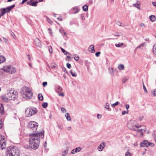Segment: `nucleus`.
Returning <instances> with one entry per match:
<instances>
[{
  "label": "nucleus",
  "mask_w": 156,
  "mask_h": 156,
  "mask_svg": "<svg viewBox=\"0 0 156 156\" xmlns=\"http://www.w3.org/2000/svg\"><path fill=\"white\" fill-rule=\"evenodd\" d=\"M38 99L39 100L42 101L43 99V97L42 95L41 94H38Z\"/></svg>",
  "instance_id": "bb28decb"
},
{
  "label": "nucleus",
  "mask_w": 156,
  "mask_h": 156,
  "mask_svg": "<svg viewBox=\"0 0 156 156\" xmlns=\"http://www.w3.org/2000/svg\"><path fill=\"white\" fill-rule=\"evenodd\" d=\"M15 5L13 4L6 8H1L0 9V11H1V14L2 16H3L6 12H9L15 7Z\"/></svg>",
  "instance_id": "1a4fd4ad"
},
{
  "label": "nucleus",
  "mask_w": 156,
  "mask_h": 156,
  "mask_svg": "<svg viewBox=\"0 0 156 156\" xmlns=\"http://www.w3.org/2000/svg\"><path fill=\"white\" fill-rule=\"evenodd\" d=\"M47 84V82H44L42 83V85L44 87H45Z\"/></svg>",
  "instance_id": "3c124183"
},
{
  "label": "nucleus",
  "mask_w": 156,
  "mask_h": 156,
  "mask_svg": "<svg viewBox=\"0 0 156 156\" xmlns=\"http://www.w3.org/2000/svg\"><path fill=\"white\" fill-rule=\"evenodd\" d=\"M83 9L84 11H87L88 10V7L87 5H85L83 7Z\"/></svg>",
  "instance_id": "7c9ffc66"
},
{
  "label": "nucleus",
  "mask_w": 156,
  "mask_h": 156,
  "mask_svg": "<svg viewBox=\"0 0 156 156\" xmlns=\"http://www.w3.org/2000/svg\"><path fill=\"white\" fill-rule=\"evenodd\" d=\"M125 156H132L131 154L129 151H127L125 154Z\"/></svg>",
  "instance_id": "a19ab883"
},
{
  "label": "nucleus",
  "mask_w": 156,
  "mask_h": 156,
  "mask_svg": "<svg viewBox=\"0 0 156 156\" xmlns=\"http://www.w3.org/2000/svg\"><path fill=\"white\" fill-rule=\"evenodd\" d=\"M38 124L35 121H30L29 122L28 127L31 129L33 132H36V131L38 126ZM33 133H34L33 132Z\"/></svg>",
  "instance_id": "0eeeda50"
},
{
  "label": "nucleus",
  "mask_w": 156,
  "mask_h": 156,
  "mask_svg": "<svg viewBox=\"0 0 156 156\" xmlns=\"http://www.w3.org/2000/svg\"><path fill=\"white\" fill-rule=\"evenodd\" d=\"M119 103V101H116L115 103L112 104V107H115Z\"/></svg>",
  "instance_id": "4c0bfd02"
},
{
  "label": "nucleus",
  "mask_w": 156,
  "mask_h": 156,
  "mask_svg": "<svg viewBox=\"0 0 156 156\" xmlns=\"http://www.w3.org/2000/svg\"><path fill=\"white\" fill-rule=\"evenodd\" d=\"M109 105L108 103H106L105 106V108L106 109H108L109 111H110L111 110V109L109 108Z\"/></svg>",
  "instance_id": "2f4dec72"
},
{
  "label": "nucleus",
  "mask_w": 156,
  "mask_h": 156,
  "mask_svg": "<svg viewBox=\"0 0 156 156\" xmlns=\"http://www.w3.org/2000/svg\"><path fill=\"white\" fill-rule=\"evenodd\" d=\"M152 51L153 53L156 55V44H154L153 46Z\"/></svg>",
  "instance_id": "a878e982"
},
{
  "label": "nucleus",
  "mask_w": 156,
  "mask_h": 156,
  "mask_svg": "<svg viewBox=\"0 0 156 156\" xmlns=\"http://www.w3.org/2000/svg\"><path fill=\"white\" fill-rule=\"evenodd\" d=\"M154 145V144L151 143V142H148V146H150L151 147H153Z\"/></svg>",
  "instance_id": "a18cd8bd"
},
{
  "label": "nucleus",
  "mask_w": 156,
  "mask_h": 156,
  "mask_svg": "<svg viewBox=\"0 0 156 156\" xmlns=\"http://www.w3.org/2000/svg\"><path fill=\"white\" fill-rule=\"evenodd\" d=\"M135 121L134 120H132L130 121L127 124V126L128 128L130 130L133 131H136V129L138 128L141 126H138L136 125L133 124Z\"/></svg>",
  "instance_id": "423d86ee"
},
{
  "label": "nucleus",
  "mask_w": 156,
  "mask_h": 156,
  "mask_svg": "<svg viewBox=\"0 0 156 156\" xmlns=\"http://www.w3.org/2000/svg\"><path fill=\"white\" fill-rule=\"evenodd\" d=\"M74 58L75 60L77 61L79 60V57L78 55H74Z\"/></svg>",
  "instance_id": "c9c22d12"
},
{
  "label": "nucleus",
  "mask_w": 156,
  "mask_h": 156,
  "mask_svg": "<svg viewBox=\"0 0 156 156\" xmlns=\"http://www.w3.org/2000/svg\"><path fill=\"white\" fill-rule=\"evenodd\" d=\"M58 127L60 130H62L63 129V126L62 125H61L60 124H58Z\"/></svg>",
  "instance_id": "37998d69"
},
{
  "label": "nucleus",
  "mask_w": 156,
  "mask_h": 156,
  "mask_svg": "<svg viewBox=\"0 0 156 156\" xmlns=\"http://www.w3.org/2000/svg\"><path fill=\"white\" fill-rule=\"evenodd\" d=\"M123 43H119L117 44H115V46L117 47H119L121 46H122L123 45Z\"/></svg>",
  "instance_id": "58836bf2"
},
{
  "label": "nucleus",
  "mask_w": 156,
  "mask_h": 156,
  "mask_svg": "<svg viewBox=\"0 0 156 156\" xmlns=\"http://www.w3.org/2000/svg\"><path fill=\"white\" fill-rule=\"evenodd\" d=\"M68 148H67L65 151L62 152V156H65L68 153Z\"/></svg>",
  "instance_id": "5701e85b"
},
{
  "label": "nucleus",
  "mask_w": 156,
  "mask_h": 156,
  "mask_svg": "<svg viewBox=\"0 0 156 156\" xmlns=\"http://www.w3.org/2000/svg\"><path fill=\"white\" fill-rule=\"evenodd\" d=\"M149 18L151 21L152 22H154L156 20L155 16L153 15L150 16L149 17Z\"/></svg>",
  "instance_id": "aec40b11"
},
{
  "label": "nucleus",
  "mask_w": 156,
  "mask_h": 156,
  "mask_svg": "<svg viewBox=\"0 0 156 156\" xmlns=\"http://www.w3.org/2000/svg\"><path fill=\"white\" fill-rule=\"evenodd\" d=\"M18 94V92L16 91L12 90H10L7 94V95L10 98V99L13 100L17 98Z\"/></svg>",
  "instance_id": "39448f33"
},
{
  "label": "nucleus",
  "mask_w": 156,
  "mask_h": 156,
  "mask_svg": "<svg viewBox=\"0 0 156 156\" xmlns=\"http://www.w3.org/2000/svg\"><path fill=\"white\" fill-rule=\"evenodd\" d=\"M129 105L128 104H126V108L127 109H128L129 108Z\"/></svg>",
  "instance_id": "e2e57ef3"
},
{
  "label": "nucleus",
  "mask_w": 156,
  "mask_h": 156,
  "mask_svg": "<svg viewBox=\"0 0 156 156\" xmlns=\"http://www.w3.org/2000/svg\"><path fill=\"white\" fill-rule=\"evenodd\" d=\"M148 144V141L147 140L143 141L140 144V146L141 147H147Z\"/></svg>",
  "instance_id": "2eb2a0df"
},
{
  "label": "nucleus",
  "mask_w": 156,
  "mask_h": 156,
  "mask_svg": "<svg viewBox=\"0 0 156 156\" xmlns=\"http://www.w3.org/2000/svg\"><path fill=\"white\" fill-rule=\"evenodd\" d=\"M5 111L4 109L3 105L2 104H0V113L2 114L3 115L4 114Z\"/></svg>",
  "instance_id": "f3484780"
},
{
  "label": "nucleus",
  "mask_w": 156,
  "mask_h": 156,
  "mask_svg": "<svg viewBox=\"0 0 156 156\" xmlns=\"http://www.w3.org/2000/svg\"><path fill=\"white\" fill-rule=\"evenodd\" d=\"M57 66V64L54 63H52L51 64V68L52 69H54L56 68Z\"/></svg>",
  "instance_id": "c85d7f7f"
},
{
  "label": "nucleus",
  "mask_w": 156,
  "mask_h": 156,
  "mask_svg": "<svg viewBox=\"0 0 156 156\" xmlns=\"http://www.w3.org/2000/svg\"><path fill=\"white\" fill-rule=\"evenodd\" d=\"M105 142L101 143L98 147V150L100 151H102L105 146Z\"/></svg>",
  "instance_id": "4468645a"
},
{
  "label": "nucleus",
  "mask_w": 156,
  "mask_h": 156,
  "mask_svg": "<svg viewBox=\"0 0 156 156\" xmlns=\"http://www.w3.org/2000/svg\"><path fill=\"white\" fill-rule=\"evenodd\" d=\"M66 117L68 121H71V119L70 116L69 114L67 113L66 114Z\"/></svg>",
  "instance_id": "cd10ccee"
},
{
  "label": "nucleus",
  "mask_w": 156,
  "mask_h": 156,
  "mask_svg": "<svg viewBox=\"0 0 156 156\" xmlns=\"http://www.w3.org/2000/svg\"><path fill=\"white\" fill-rule=\"evenodd\" d=\"M5 61V58L3 56H0V64L4 62Z\"/></svg>",
  "instance_id": "4be33fe9"
},
{
  "label": "nucleus",
  "mask_w": 156,
  "mask_h": 156,
  "mask_svg": "<svg viewBox=\"0 0 156 156\" xmlns=\"http://www.w3.org/2000/svg\"><path fill=\"white\" fill-rule=\"evenodd\" d=\"M66 66L69 69H71V64L69 63H67L66 64Z\"/></svg>",
  "instance_id": "de8ad7c7"
},
{
  "label": "nucleus",
  "mask_w": 156,
  "mask_h": 156,
  "mask_svg": "<svg viewBox=\"0 0 156 156\" xmlns=\"http://www.w3.org/2000/svg\"><path fill=\"white\" fill-rule=\"evenodd\" d=\"M44 131L42 130L40 132L37 131L36 133H33L29 134L30 137L29 142L30 146L32 149L36 150L38 148L40 141V138L44 137Z\"/></svg>",
  "instance_id": "f257e3e1"
},
{
  "label": "nucleus",
  "mask_w": 156,
  "mask_h": 156,
  "mask_svg": "<svg viewBox=\"0 0 156 156\" xmlns=\"http://www.w3.org/2000/svg\"><path fill=\"white\" fill-rule=\"evenodd\" d=\"M38 2L36 1L35 2H33V1H30L27 2V4L29 5L33 6H36L37 5Z\"/></svg>",
  "instance_id": "ddd939ff"
},
{
  "label": "nucleus",
  "mask_w": 156,
  "mask_h": 156,
  "mask_svg": "<svg viewBox=\"0 0 156 156\" xmlns=\"http://www.w3.org/2000/svg\"><path fill=\"white\" fill-rule=\"evenodd\" d=\"M100 53H101V52L100 51L97 52L95 54V56L96 57H98L100 55Z\"/></svg>",
  "instance_id": "8fccbe9b"
},
{
  "label": "nucleus",
  "mask_w": 156,
  "mask_h": 156,
  "mask_svg": "<svg viewBox=\"0 0 156 156\" xmlns=\"http://www.w3.org/2000/svg\"><path fill=\"white\" fill-rule=\"evenodd\" d=\"M19 152L17 147L10 146L7 148L6 154L7 156H19Z\"/></svg>",
  "instance_id": "f03ea898"
},
{
  "label": "nucleus",
  "mask_w": 156,
  "mask_h": 156,
  "mask_svg": "<svg viewBox=\"0 0 156 156\" xmlns=\"http://www.w3.org/2000/svg\"><path fill=\"white\" fill-rule=\"evenodd\" d=\"M143 87L144 90L145 92L147 93V90L146 88V87H145V85H144L143 82Z\"/></svg>",
  "instance_id": "c03bdc74"
},
{
  "label": "nucleus",
  "mask_w": 156,
  "mask_h": 156,
  "mask_svg": "<svg viewBox=\"0 0 156 156\" xmlns=\"http://www.w3.org/2000/svg\"><path fill=\"white\" fill-rule=\"evenodd\" d=\"M116 69L113 70L112 68H109L108 71L109 73L112 76H113L114 75V72L115 71Z\"/></svg>",
  "instance_id": "a211bd4d"
},
{
  "label": "nucleus",
  "mask_w": 156,
  "mask_h": 156,
  "mask_svg": "<svg viewBox=\"0 0 156 156\" xmlns=\"http://www.w3.org/2000/svg\"><path fill=\"white\" fill-rule=\"evenodd\" d=\"M27 57H28V58L29 59L30 61H31L30 59V55L28 54L27 55Z\"/></svg>",
  "instance_id": "774afa93"
},
{
  "label": "nucleus",
  "mask_w": 156,
  "mask_h": 156,
  "mask_svg": "<svg viewBox=\"0 0 156 156\" xmlns=\"http://www.w3.org/2000/svg\"><path fill=\"white\" fill-rule=\"evenodd\" d=\"M28 0H23L22 1L21 3V4H24L25 2L27 1Z\"/></svg>",
  "instance_id": "052dcab7"
},
{
  "label": "nucleus",
  "mask_w": 156,
  "mask_h": 156,
  "mask_svg": "<svg viewBox=\"0 0 156 156\" xmlns=\"http://www.w3.org/2000/svg\"><path fill=\"white\" fill-rule=\"evenodd\" d=\"M62 70L64 71V72H65L66 73H67V74H68V72L66 70V68L65 67H63L62 68Z\"/></svg>",
  "instance_id": "864d4df0"
},
{
  "label": "nucleus",
  "mask_w": 156,
  "mask_h": 156,
  "mask_svg": "<svg viewBox=\"0 0 156 156\" xmlns=\"http://www.w3.org/2000/svg\"><path fill=\"white\" fill-rule=\"evenodd\" d=\"M47 19L48 21L50 23H52V22L51 20L49 18L47 17Z\"/></svg>",
  "instance_id": "5fc2aeb1"
},
{
  "label": "nucleus",
  "mask_w": 156,
  "mask_h": 156,
  "mask_svg": "<svg viewBox=\"0 0 156 156\" xmlns=\"http://www.w3.org/2000/svg\"><path fill=\"white\" fill-rule=\"evenodd\" d=\"M11 34H12V36L13 37L14 39H15V35L14 34L13 32H12V33H11Z\"/></svg>",
  "instance_id": "0e129e2a"
},
{
  "label": "nucleus",
  "mask_w": 156,
  "mask_h": 156,
  "mask_svg": "<svg viewBox=\"0 0 156 156\" xmlns=\"http://www.w3.org/2000/svg\"><path fill=\"white\" fill-rule=\"evenodd\" d=\"M34 42L35 45L39 48H41L42 44L40 40L38 38H36L34 40Z\"/></svg>",
  "instance_id": "9b49d317"
},
{
  "label": "nucleus",
  "mask_w": 156,
  "mask_h": 156,
  "mask_svg": "<svg viewBox=\"0 0 156 156\" xmlns=\"http://www.w3.org/2000/svg\"><path fill=\"white\" fill-rule=\"evenodd\" d=\"M154 140L156 142V132H155L154 133Z\"/></svg>",
  "instance_id": "6e6d98bb"
},
{
  "label": "nucleus",
  "mask_w": 156,
  "mask_h": 156,
  "mask_svg": "<svg viewBox=\"0 0 156 156\" xmlns=\"http://www.w3.org/2000/svg\"><path fill=\"white\" fill-rule=\"evenodd\" d=\"M124 66L122 64H120L118 66V68L119 70H122L124 69Z\"/></svg>",
  "instance_id": "c756f323"
},
{
  "label": "nucleus",
  "mask_w": 156,
  "mask_h": 156,
  "mask_svg": "<svg viewBox=\"0 0 156 156\" xmlns=\"http://www.w3.org/2000/svg\"><path fill=\"white\" fill-rule=\"evenodd\" d=\"M48 50L50 53H53L52 48L51 46H48Z\"/></svg>",
  "instance_id": "e433bc0d"
},
{
  "label": "nucleus",
  "mask_w": 156,
  "mask_h": 156,
  "mask_svg": "<svg viewBox=\"0 0 156 156\" xmlns=\"http://www.w3.org/2000/svg\"><path fill=\"white\" fill-rule=\"evenodd\" d=\"M62 90V87L59 86H57L56 88V91L57 92H61Z\"/></svg>",
  "instance_id": "6ab92c4d"
},
{
  "label": "nucleus",
  "mask_w": 156,
  "mask_h": 156,
  "mask_svg": "<svg viewBox=\"0 0 156 156\" xmlns=\"http://www.w3.org/2000/svg\"><path fill=\"white\" fill-rule=\"evenodd\" d=\"M121 35V34L118 32H116L115 34H114L115 36H119Z\"/></svg>",
  "instance_id": "49530a36"
},
{
  "label": "nucleus",
  "mask_w": 156,
  "mask_h": 156,
  "mask_svg": "<svg viewBox=\"0 0 156 156\" xmlns=\"http://www.w3.org/2000/svg\"><path fill=\"white\" fill-rule=\"evenodd\" d=\"M70 73L72 76L74 77H76L77 76L76 73L75 72L73 69H72L70 71Z\"/></svg>",
  "instance_id": "412c9836"
},
{
  "label": "nucleus",
  "mask_w": 156,
  "mask_h": 156,
  "mask_svg": "<svg viewBox=\"0 0 156 156\" xmlns=\"http://www.w3.org/2000/svg\"><path fill=\"white\" fill-rule=\"evenodd\" d=\"M48 105V104L47 103L44 102L42 104V106L44 108H45L47 107Z\"/></svg>",
  "instance_id": "f704fd0d"
},
{
  "label": "nucleus",
  "mask_w": 156,
  "mask_h": 156,
  "mask_svg": "<svg viewBox=\"0 0 156 156\" xmlns=\"http://www.w3.org/2000/svg\"><path fill=\"white\" fill-rule=\"evenodd\" d=\"M151 94L153 95L154 96H156V89H154L151 91Z\"/></svg>",
  "instance_id": "72a5a7b5"
},
{
  "label": "nucleus",
  "mask_w": 156,
  "mask_h": 156,
  "mask_svg": "<svg viewBox=\"0 0 156 156\" xmlns=\"http://www.w3.org/2000/svg\"><path fill=\"white\" fill-rule=\"evenodd\" d=\"M6 142L5 139L4 138H2L0 140V148L3 149L5 148Z\"/></svg>",
  "instance_id": "9d476101"
},
{
  "label": "nucleus",
  "mask_w": 156,
  "mask_h": 156,
  "mask_svg": "<svg viewBox=\"0 0 156 156\" xmlns=\"http://www.w3.org/2000/svg\"><path fill=\"white\" fill-rule=\"evenodd\" d=\"M81 19L83 20H84L85 19V17L84 15L81 14Z\"/></svg>",
  "instance_id": "4d7b16f0"
},
{
  "label": "nucleus",
  "mask_w": 156,
  "mask_h": 156,
  "mask_svg": "<svg viewBox=\"0 0 156 156\" xmlns=\"http://www.w3.org/2000/svg\"><path fill=\"white\" fill-rule=\"evenodd\" d=\"M59 32L62 34V36L64 35L66 37H67V35L66 32L64 31V30H59Z\"/></svg>",
  "instance_id": "393cba45"
},
{
  "label": "nucleus",
  "mask_w": 156,
  "mask_h": 156,
  "mask_svg": "<svg viewBox=\"0 0 156 156\" xmlns=\"http://www.w3.org/2000/svg\"><path fill=\"white\" fill-rule=\"evenodd\" d=\"M82 149V148L80 147H76L75 149V152L77 153V152H79Z\"/></svg>",
  "instance_id": "473e14b6"
},
{
  "label": "nucleus",
  "mask_w": 156,
  "mask_h": 156,
  "mask_svg": "<svg viewBox=\"0 0 156 156\" xmlns=\"http://www.w3.org/2000/svg\"><path fill=\"white\" fill-rule=\"evenodd\" d=\"M2 70L4 72L11 73H13L16 71V69L12 66H3Z\"/></svg>",
  "instance_id": "6e6552de"
},
{
  "label": "nucleus",
  "mask_w": 156,
  "mask_h": 156,
  "mask_svg": "<svg viewBox=\"0 0 156 156\" xmlns=\"http://www.w3.org/2000/svg\"><path fill=\"white\" fill-rule=\"evenodd\" d=\"M37 112V110L35 108H27L25 111V114L27 117H30L35 115Z\"/></svg>",
  "instance_id": "7ed1b4c3"
},
{
  "label": "nucleus",
  "mask_w": 156,
  "mask_h": 156,
  "mask_svg": "<svg viewBox=\"0 0 156 156\" xmlns=\"http://www.w3.org/2000/svg\"><path fill=\"white\" fill-rule=\"evenodd\" d=\"M2 127V122L1 120L0 119V129Z\"/></svg>",
  "instance_id": "bf43d9fd"
},
{
  "label": "nucleus",
  "mask_w": 156,
  "mask_h": 156,
  "mask_svg": "<svg viewBox=\"0 0 156 156\" xmlns=\"http://www.w3.org/2000/svg\"><path fill=\"white\" fill-rule=\"evenodd\" d=\"M143 130H144V131L145 130L144 129H136V131H137V132H140L141 133V134L142 135L143 134V132L142 133L141 132Z\"/></svg>",
  "instance_id": "79ce46f5"
},
{
  "label": "nucleus",
  "mask_w": 156,
  "mask_h": 156,
  "mask_svg": "<svg viewBox=\"0 0 156 156\" xmlns=\"http://www.w3.org/2000/svg\"><path fill=\"white\" fill-rule=\"evenodd\" d=\"M25 94L23 95V97L24 98L27 99H30L33 96V93L31 90L28 87H26Z\"/></svg>",
  "instance_id": "20e7f679"
},
{
  "label": "nucleus",
  "mask_w": 156,
  "mask_h": 156,
  "mask_svg": "<svg viewBox=\"0 0 156 156\" xmlns=\"http://www.w3.org/2000/svg\"><path fill=\"white\" fill-rule=\"evenodd\" d=\"M74 10H75V12H74V13H76L78 12H79V9H78L76 8H74Z\"/></svg>",
  "instance_id": "603ef678"
},
{
  "label": "nucleus",
  "mask_w": 156,
  "mask_h": 156,
  "mask_svg": "<svg viewBox=\"0 0 156 156\" xmlns=\"http://www.w3.org/2000/svg\"><path fill=\"white\" fill-rule=\"evenodd\" d=\"M1 98L2 100L3 101L6 102H8L9 100H10V98L9 97V96H8L7 94V95H2L1 97Z\"/></svg>",
  "instance_id": "f8f14e48"
},
{
  "label": "nucleus",
  "mask_w": 156,
  "mask_h": 156,
  "mask_svg": "<svg viewBox=\"0 0 156 156\" xmlns=\"http://www.w3.org/2000/svg\"><path fill=\"white\" fill-rule=\"evenodd\" d=\"M136 4V5H137V6H139L140 5V2L139 1H137V2Z\"/></svg>",
  "instance_id": "338daca9"
},
{
  "label": "nucleus",
  "mask_w": 156,
  "mask_h": 156,
  "mask_svg": "<svg viewBox=\"0 0 156 156\" xmlns=\"http://www.w3.org/2000/svg\"><path fill=\"white\" fill-rule=\"evenodd\" d=\"M76 152H75V149H73L71 151V153L72 154H75V153H76Z\"/></svg>",
  "instance_id": "69168bd1"
},
{
  "label": "nucleus",
  "mask_w": 156,
  "mask_h": 156,
  "mask_svg": "<svg viewBox=\"0 0 156 156\" xmlns=\"http://www.w3.org/2000/svg\"><path fill=\"white\" fill-rule=\"evenodd\" d=\"M101 116H102V115H100L99 114H98L97 115V118L98 119H99L101 118Z\"/></svg>",
  "instance_id": "680f3d73"
},
{
  "label": "nucleus",
  "mask_w": 156,
  "mask_h": 156,
  "mask_svg": "<svg viewBox=\"0 0 156 156\" xmlns=\"http://www.w3.org/2000/svg\"><path fill=\"white\" fill-rule=\"evenodd\" d=\"M3 39L4 41V42L6 43L7 42V41H8L7 39L6 38L3 37Z\"/></svg>",
  "instance_id": "13d9d810"
},
{
  "label": "nucleus",
  "mask_w": 156,
  "mask_h": 156,
  "mask_svg": "<svg viewBox=\"0 0 156 156\" xmlns=\"http://www.w3.org/2000/svg\"><path fill=\"white\" fill-rule=\"evenodd\" d=\"M62 52L64 53L65 55H67V54L70 55V53H69L68 52L66 51L64 49L62 48H60Z\"/></svg>",
  "instance_id": "b1692460"
},
{
  "label": "nucleus",
  "mask_w": 156,
  "mask_h": 156,
  "mask_svg": "<svg viewBox=\"0 0 156 156\" xmlns=\"http://www.w3.org/2000/svg\"><path fill=\"white\" fill-rule=\"evenodd\" d=\"M61 110L62 112L63 113L66 112V110L63 107L61 108Z\"/></svg>",
  "instance_id": "09e8293b"
},
{
  "label": "nucleus",
  "mask_w": 156,
  "mask_h": 156,
  "mask_svg": "<svg viewBox=\"0 0 156 156\" xmlns=\"http://www.w3.org/2000/svg\"><path fill=\"white\" fill-rule=\"evenodd\" d=\"M128 78H124L122 80V83H125L127 81V80H128Z\"/></svg>",
  "instance_id": "ea45409f"
},
{
  "label": "nucleus",
  "mask_w": 156,
  "mask_h": 156,
  "mask_svg": "<svg viewBox=\"0 0 156 156\" xmlns=\"http://www.w3.org/2000/svg\"><path fill=\"white\" fill-rule=\"evenodd\" d=\"M94 47L93 45H90L89 48V50L92 53H94L95 52Z\"/></svg>",
  "instance_id": "dca6fc26"
}]
</instances>
